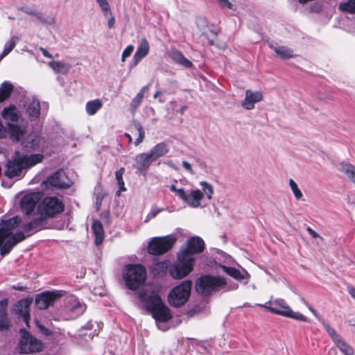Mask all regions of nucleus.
<instances>
[{
    "instance_id": "obj_1",
    "label": "nucleus",
    "mask_w": 355,
    "mask_h": 355,
    "mask_svg": "<svg viewBox=\"0 0 355 355\" xmlns=\"http://www.w3.org/2000/svg\"><path fill=\"white\" fill-rule=\"evenodd\" d=\"M62 201L57 197L49 196L41 199L37 206L35 217L21 225V230L13 231L21 225V218L19 216L1 219L0 221V252L1 256L8 254L14 246L27 237L46 227V221L64 211Z\"/></svg>"
},
{
    "instance_id": "obj_2",
    "label": "nucleus",
    "mask_w": 355,
    "mask_h": 355,
    "mask_svg": "<svg viewBox=\"0 0 355 355\" xmlns=\"http://www.w3.org/2000/svg\"><path fill=\"white\" fill-rule=\"evenodd\" d=\"M44 156L41 154H33L31 155L21 156L19 153L15 157L8 161L6 164L5 175L10 178L21 175L23 170L32 167L42 162Z\"/></svg>"
},
{
    "instance_id": "obj_3",
    "label": "nucleus",
    "mask_w": 355,
    "mask_h": 355,
    "mask_svg": "<svg viewBox=\"0 0 355 355\" xmlns=\"http://www.w3.org/2000/svg\"><path fill=\"white\" fill-rule=\"evenodd\" d=\"M225 279L221 277L205 275L200 277L196 283V289L198 293L203 295H211L220 289L232 290L238 288L239 285L235 284L233 286L226 288Z\"/></svg>"
},
{
    "instance_id": "obj_4",
    "label": "nucleus",
    "mask_w": 355,
    "mask_h": 355,
    "mask_svg": "<svg viewBox=\"0 0 355 355\" xmlns=\"http://www.w3.org/2000/svg\"><path fill=\"white\" fill-rule=\"evenodd\" d=\"M202 191L200 189H191L184 193L182 200L192 208L201 206L205 200H210L214 193L213 187L207 182H200Z\"/></svg>"
},
{
    "instance_id": "obj_5",
    "label": "nucleus",
    "mask_w": 355,
    "mask_h": 355,
    "mask_svg": "<svg viewBox=\"0 0 355 355\" xmlns=\"http://www.w3.org/2000/svg\"><path fill=\"white\" fill-rule=\"evenodd\" d=\"M1 116L6 121L9 128L10 138L12 141H20L25 135V130L20 125L14 123H17L20 116V112L15 106L10 105L5 107L1 111Z\"/></svg>"
},
{
    "instance_id": "obj_6",
    "label": "nucleus",
    "mask_w": 355,
    "mask_h": 355,
    "mask_svg": "<svg viewBox=\"0 0 355 355\" xmlns=\"http://www.w3.org/2000/svg\"><path fill=\"white\" fill-rule=\"evenodd\" d=\"M194 261V258L186 251H180L177 261L169 266L170 275L176 279L185 277L193 270Z\"/></svg>"
},
{
    "instance_id": "obj_7",
    "label": "nucleus",
    "mask_w": 355,
    "mask_h": 355,
    "mask_svg": "<svg viewBox=\"0 0 355 355\" xmlns=\"http://www.w3.org/2000/svg\"><path fill=\"white\" fill-rule=\"evenodd\" d=\"M123 277L126 286L135 291L145 282L146 270L141 264H128L123 270Z\"/></svg>"
},
{
    "instance_id": "obj_8",
    "label": "nucleus",
    "mask_w": 355,
    "mask_h": 355,
    "mask_svg": "<svg viewBox=\"0 0 355 355\" xmlns=\"http://www.w3.org/2000/svg\"><path fill=\"white\" fill-rule=\"evenodd\" d=\"M150 309L153 317L157 322V327L162 331H166L168 329V327L165 323L172 318L169 309L157 295H152L150 297Z\"/></svg>"
},
{
    "instance_id": "obj_9",
    "label": "nucleus",
    "mask_w": 355,
    "mask_h": 355,
    "mask_svg": "<svg viewBox=\"0 0 355 355\" xmlns=\"http://www.w3.org/2000/svg\"><path fill=\"white\" fill-rule=\"evenodd\" d=\"M259 306L265 308L272 313L291 318L298 321H307L306 316L299 312L293 311L283 299H275L274 300H270L264 304H259Z\"/></svg>"
},
{
    "instance_id": "obj_10",
    "label": "nucleus",
    "mask_w": 355,
    "mask_h": 355,
    "mask_svg": "<svg viewBox=\"0 0 355 355\" xmlns=\"http://www.w3.org/2000/svg\"><path fill=\"white\" fill-rule=\"evenodd\" d=\"M192 282L186 280L174 287L168 293V303L175 307H180L189 300L191 294Z\"/></svg>"
},
{
    "instance_id": "obj_11",
    "label": "nucleus",
    "mask_w": 355,
    "mask_h": 355,
    "mask_svg": "<svg viewBox=\"0 0 355 355\" xmlns=\"http://www.w3.org/2000/svg\"><path fill=\"white\" fill-rule=\"evenodd\" d=\"M177 238L174 235L153 238L148 244V252L154 255L162 254L172 248Z\"/></svg>"
},
{
    "instance_id": "obj_12",
    "label": "nucleus",
    "mask_w": 355,
    "mask_h": 355,
    "mask_svg": "<svg viewBox=\"0 0 355 355\" xmlns=\"http://www.w3.org/2000/svg\"><path fill=\"white\" fill-rule=\"evenodd\" d=\"M21 338L19 343L20 352L29 354L40 352L43 348V343L33 337L25 329L20 330Z\"/></svg>"
},
{
    "instance_id": "obj_13",
    "label": "nucleus",
    "mask_w": 355,
    "mask_h": 355,
    "mask_svg": "<svg viewBox=\"0 0 355 355\" xmlns=\"http://www.w3.org/2000/svg\"><path fill=\"white\" fill-rule=\"evenodd\" d=\"M42 198V193L40 191L31 192L23 196L19 202L21 211L26 216L33 215L35 217V208H37Z\"/></svg>"
},
{
    "instance_id": "obj_14",
    "label": "nucleus",
    "mask_w": 355,
    "mask_h": 355,
    "mask_svg": "<svg viewBox=\"0 0 355 355\" xmlns=\"http://www.w3.org/2000/svg\"><path fill=\"white\" fill-rule=\"evenodd\" d=\"M42 184L46 188H68L72 184V182L68 178L64 171L59 170L44 181Z\"/></svg>"
},
{
    "instance_id": "obj_15",
    "label": "nucleus",
    "mask_w": 355,
    "mask_h": 355,
    "mask_svg": "<svg viewBox=\"0 0 355 355\" xmlns=\"http://www.w3.org/2000/svg\"><path fill=\"white\" fill-rule=\"evenodd\" d=\"M62 296L61 291H46L35 297V304L39 309H46Z\"/></svg>"
},
{
    "instance_id": "obj_16",
    "label": "nucleus",
    "mask_w": 355,
    "mask_h": 355,
    "mask_svg": "<svg viewBox=\"0 0 355 355\" xmlns=\"http://www.w3.org/2000/svg\"><path fill=\"white\" fill-rule=\"evenodd\" d=\"M322 325L333 342L344 354L352 355L354 354L352 347L340 337L334 329L324 322H322Z\"/></svg>"
},
{
    "instance_id": "obj_17",
    "label": "nucleus",
    "mask_w": 355,
    "mask_h": 355,
    "mask_svg": "<svg viewBox=\"0 0 355 355\" xmlns=\"http://www.w3.org/2000/svg\"><path fill=\"white\" fill-rule=\"evenodd\" d=\"M22 145L26 148L44 151L46 148V141L41 136L31 133L22 141Z\"/></svg>"
},
{
    "instance_id": "obj_18",
    "label": "nucleus",
    "mask_w": 355,
    "mask_h": 355,
    "mask_svg": "<svg viewBox=\"0 0 355 355\" xmlns=\"http://www.w3.org/2000/svg\"><path fill=\"white\" fill-rule=\"evenodd\" d=\"M205 248V242L199 236H193L187 240L186 248L181 251H186L191 256L193 254L200 253Z\"/></svg>"
},
{
    "instance_id": "obj_19",
    "label": "nucleus",
    "mask_w": 355,
    "mask_h": 355,
    "mask_svg": "<svg viewBox=\"0 0 355 355\" xmlns=\"http://www.w3.org/2000/svg\"><path fill=\"white\" fill-rule=\"evenodd\" d=\"M263 95L261 92H252L250 89L245 91V97L242 102V106L247 110H252L254 104L261 101Z\"/></svg>"
},
{
    "instance_id": "obj_20",
    "label": "nucleus",
    "mask_w": 355,
    "mask_h": 355,
    "mask_svg": "<svg viewBox=\"0 0 355 355\" xmlns=\"http://www.w3.org/2000/svg\"><path fill=\"white\" fill-rule=\"evenodd\" d=\"M66 309L67 311L80 315L85 311L86 307L76 296L69 295L66 298Z\"/></svg>"
},
{
    "instance_id": "obj_21",
    "label": "nucleus",
    "mask_w": 355,
    "mask_h": 355,
    "mask_svg": "<svg viewBox=\"0 0 355 355\" xmlns=\"http://www.w3.org/2000/svg\"><path fill=\"white\" fill-rule=\"evenodd\" d=\"M25 108L26 112L31 120L36 119L40 116L41 105L40 101L35 97L26 101Z\"/></svg>"
},
{
    "instance_id": "obj_22",
    "label": "nucleus",
    "mask_w": 355,
    "mask_h": 355,
    "mask_svg": "<svg viewBox=\"0 0 355 355\" xmlns=\"http://www.w3.org/2000/svg\"><path fill=\"white\" fill-rule=\"evenodd\" d=\"M135 167L139 171H146L154 162L148 153H140L135 157Z\"/></svg>"
},
{
    "instance_id": "obj_23",
    "label": "nucleus",
    "mask_w": 355,
    "mask_h": 355,
    "mask_svg": "<svg viewBox=\"0 0 355 355\" xmlns=\"http://www.w3.org/2000/svg\"><path fill=\"white\" fill-rule=\"evenodd\" d=\"M149 51V43L145 37H143L133 57L134 65L136 66L138 64V63L148 54Z\"/></svg>"
},
{
    "instance_id": "obj_24",
    "label": "nucleus",
    "mask_w": 355,
    "mask_h": 355,
    "mask_svg": "<svg viewBox=\"0 0 355 355\" xmlns=\"http://www.w3.org/2000/svg\"><path fill=\"white\" fill-rule=\"evenodd\" d=\"M30 303L27 300H19L15 305V311L17 314L21 315L23 321L28 324L30 318L29 315Z\"/></svg>"
},
{
    "instance_id": "obj_25",
    "label": "nucleus",
    "mask_w": 355,
    "mask_h": 355,
    "mask_svg": "<svg viewBox=\"0 0 355 355\" xmlns=\"http://www.w3.org/2000/svg\"><path fill=\"white\" fill-rule=\"evenodd\" d=\"M170 261L164 260L162 261L155 262L150 268V273L154 276H164L169 268Z\"/></svg>"
},
{
    "instance_id": "obj_26",
    "label": "nucleus",
    "mask_w": 355,
    "mask_h": 355,
    "mask_svg": "<svg viewBox=\"0 0 355 355\" xmlns=\"http://www.w3.org/2000/svg\"><path fill=\"white\" fill-rule=\"evenodd\" d=\"M169 151L168 145L164 142L156 144L149 152L150 157L154 162L158 158L164 156Z\"/></svg>"
},
{
    "instance_id": "obj_27",
    "label": "nucleus",
    "mask_w": 355,
    "mask_h": 355,
    "mask_svg": "<svg viewBox=\"0 0 355 355\" xmlns=\"http://www.w3.org/2000/svg\"><path fill=\"white\" fill-rule=\"evenodd\" d=\"M339 171L345 175L347 180L355 184V166L350 163H341L338 168Z\"/></svg>"
},
{
    "instance_id": "obj_28",
    "label": "nucleus",
    "mask_w": 355,
    "mask_h": 355,
    "mask_svg": "<svg viewBox=\"0 0 355 355\" xmlns=\"http://www.w3.org/2000/svg\"><path fill=\"white\" fill-rule=\"evenodd\" d=\"M168 55L169 57L177 64L182 65L187 68H189L192 66V62L187 59L180 51L176 49L170 51Z\"/></svg>"
},
{
    "instance_id": "obj_29",
    "label": "nucleus",
    "mask_w": 355,
    "mask_h": 355,
    "mask_svg": "<svg viewBox=\"0 0 355 355\" xmlns=\"http://www.w3.org/2000/svg\"><path fill=\"white\" fill-rule=\"evenodd\" d=\"M222 268L225 272H226L227 275L237 280L248 279L250 277L248 272L244 269L242 271H241L235 268L228 267L225 266H223Z\"/></svg>"
},
{
    "instance_id": "obj_30",
    "label": "nucleus",
    "mask_w": 355,
    "mask_h": 355,
    "mask_svg": "<svg viewBox=\"0 0 355 355\" xmlns=\"http://www.w3.org/2000/svg\"><path fill=\"white\" fill-rule=\"evenodd\" d=\"M92 229L95 235L96 245L101 244L104 240V230L101 223L98 220H94Z\"/></svg>"
},
{
    "instance_id": "obj_31",
    "label": "nucleus",
    "mask_w": 355,
    "mask_h": 355,
    "mask_svg": "<svg viewBox=\"0 0 355 355\" xmlns=\"http://www.w3.org/2000/svg\"><path fill=\"white\" fill-rule=\"evenodd\" d=\"M270 48L272 49L277 55H278L282 59H288L294 57L293 51L292 49L284 46H274L272 44L269 45Z\"/></svg>"
},
{
    "instance_id": "obj_32",
    "label": "nucleus",
    "mask_w": 355,
    "mask_h": 355,
    "mask_svg": "<svg viewBox=\"0 0 355 355\" xmlns=\"http://www.w3.org/2000/svg\"><path fill=\"white\" fill-rule=\"evenodd\" d=\"M49 65L55 73L63 75L67 74L71 68L70 64L59 61H51Z\"/></svg>"
},
{
    "instance_id": "obj_33",
    "label": "nucleus",
    "mask_w": 355,
    "mask_h": 355,
    "mask_svg": "<svg viewBox=\"0 0 355 355\" xmlns=\"http://www.w3.org/2000/svg\"><path fill=\"white\" fill-rule=\"evenodd\" d=\"M103 107L102 101L97 98L88 101L85 105V110L88 115H94Z\"/></svg>"
},
{
    "instance_id": "obj_34",
    "label": "nucleus",
    "mask_w": 355,
    "mask_h": 355,
    "mask_svg": "<svg viewBox=\"0 0 355 355\" xmlns=\"http://www.w3.org/2000/svg\"><path fill=\"white\" fill-rule=\"evenodd\" d=\"M13 91V85L9 82L5 81L0 85V103L8 99Z\"/></svg>"
},
{
    "instance_id": "obj_35",
    "label": "nucleus",
    "mask_w": 355,
    "mask_h": 355,
    "mask_svg": "<svg viewBox=\"0 0 355 355\" xmlns=\"http://www.w3.org/2000/svg\"><path fill=\"white\" fill-rule=\"evenodd\" d=\"M18 41V37L13 36L8 42L5 44L3 51L0 55V60H1L4 56L7 55L10 52L12 51V50L15 47Z\"/></svg>"
},
{
    "instance_id": "obj_36",
    "label": "nucleus",
    "mask_w": 355,
    "mask_h": 355,
    "mask_svg": "<svg viewBox=\"0 0 355 355\" xmlns=\"http://www.w3.org/2000/svg\"><path fill=\"white\" fill-rule=\"evenodd\" d=\"M339 8L343 11L355 14V0H349L347 2L341 3Z\"/></svg>"
},
{
    "instance_id": "obj_37",
    "label": "nucleus",
    "mask_w": 355,
    "mask_h": 355,
    "mask_svg": "<svg viewBox=\"0 0 355 355\" xmlns=\"http://www.w3.org/2000/svg\"><path fill=\"white\" fill-rule=\"evenodd\" d=\"M135 127L138 132V137L135 141V145H139L144 140L145 137V131L142 127V125L139 123H137L135 124Z\"/></svg>"
},
{
    "instance_id": "obj_38",
    "label": "nucleus",
    "mask_w": 355,
    "mask_h": 355,
    "mask_svg": "<svg viewBox=\"0 0 355 355\" xmlns=\"http://www.w3.org/2000/svg\"><path fill=\"white\" fill-rule=\"evenodd\" d=\"M289 186L293 193L295 198L297 200H300L302 197V193L298 188L297 183L293 179L289 180Z\"/></svg>"
},
{
    "instance_id": "obj_39",
    "label": "nucleus",
    "mask_w": 355,
    "mask_h": 355,
    "mask_svg": "<svg viewBox=\"0 0 355 355\" xmlns=\"http://www.w3.org/2000/svg\"><path fill=\"white\" fill-rule=\"evenodd\" d=\"M104 16L107 17L108 15H111V10L110 4L107 0H96Z\"/></svg>"
},
{
    "instance_id": "obj_40",
    "label": "nucleus",
    "mask_w": 355,
    "mask_h": 355,
    "mask_svg": "<svg viewBox=\"0 0 355 355\" xmlns=\"http://www.w3.org/2000/svg\"><path fill=\"white\" fill-rule=\"evenodd\" d=\"M141 94H137L132 99L130 103V110L132 113H135L136 110L140 106L142 99Z\"/></svg>"
},
{
    "instance_id": "obj_41",
    "label": "nucleus",
    "mask_w": 355,
    "mask_h": 355,
    "mask_svg": "<svg viewBox=\"0 0 355 355\" xmlns=\"http://www.w3.org/2000/svg\"><path fill=\"white\" fill-rule=\"evenodd\" d=\"M21 10L27 14L35 16L40 21H44L43 15L37 12L36 10L31 8H22Z\"/></svg>"
},
{
    "instance_id": "obj_42",
    "label": "nucleus",
    "mask_w": 355,
    "mask_h": 355,
    "mask_svg": "<svg viewBox=\"0 0 355 355\" xmlns=\"http://www.w3.org/2000/svg\"><path fill=\"white\" fill-rule=\"evenodd\" d=\"M10 327V322L8 316L0 315V331L8 329Z\"/></svg>"
},
{
    "instance_id": "obj_43",
    "label": "nucleus",
    "mask_w": 355,
    "mask_h": 355,
    "mask_svg": "<svg viewBox=\"0 0 355 355\" xmlns=\"http://www.w3.org/2000/svg\"><path fill=\"white\" fill-rule=\"evenodd\" d=\"M162 211V209H159L157 207H152L150 212L146 216L145 222H148L151 218H155L157 215Z\"/></svg>"
},
{
    "instance_id": "obj_44",
    "label": "nucleus",
    "mask_w": 355,
    "mask_h": 355,
    "mask_svg": "<svg viewBox=\"0 0 355 355\" xmlns=\"http://www.w3.org/2000/svg\"><path fill=\"white\" fill-rule=\"evenodd\" d=\"M8 135L10 136L8 126H5L0 119V139L6 138Z\"/></svg>"
},
{
    "instance_id": "obj_45",
    "label": "nucleus",
    "mask_w": 355,
    "mask_h": 355,
    "mask_svg": "<svg viewBox=\"0 0 355 355\" xmlns=\"http://www.w3.org/2000/svg\"><path fill=\"white\" fill-rule=\"evenodd\" d=\"M133 51H134V46H132V45L128 46L123 51L122 56H121V61L125 62V59L131 55V53H132Z\"/></svg>"
},
{
    "instance_id": "obj_46",
    "label": "nucleus",
    "mask_w": 355,
    "mask_h": 355,
    "mask_svg": "<svg viewBox=\"0 0 355 355\" xmlns=\"http://www.w3.org/2000/svg\"><path fill=\"white\" fill-rule=\"evenodd\" d=\"M8 300L4 299L0 301V315H7Z\"/></svg>"
},
{
    "instance_id": "obj_47",
    "label": "nucleus",
    "mask_w": 355,
    "mask_h": 355,
    "mask_svg": "<svg viewBox=\"0 0 355 355\" xmlns=\"http://www.w3.org/2000/svg\"><path fill=\"white\" fill-rule=\"evenodd\" d=\"M170 189L171 191L175 193V194L182 200V198L185 193V191L184 190V189H182V188L177 189L175 187V186L173 184L171 186Z\"/></svg>"
},
{
    "instance_id": "obj_48",
    "label": "nucleus",
    "mask_w": 355,
    "mask_h": 355,
    "mask_svg": "<svg viewBox=\"0 0 355 355\" xmlns=\"http://www.w3.org/2000/svg\"><path fill=\"white\" fill-rule=\"evenodd\" d=\"M117 184L119 187V190L116 192L117 196H120L121 191H125L126 190V188L125 187V183L123 182V180H117Z\"/></svg>"
},
{
    "instance_id": "obj_49",
    "label": "nucleus",
    "mask_w": 355,
    "mask_h": 355,
    "mask_svg": "<svg viewBox=\"0 0 355 355\" xmlns=\"http://www.w3.org/2000/svg\"><path fill=\"white\" fill-rule=\"evenodd\" d=\"M37 326L38 329H40V332L43 334L45 336H49L51 334V331L46 329L45 327L40 324L38 322H37Z\"/></svg>"
},
{
    "instance_id": "obj_50",
    "label": "nucleus",
    "mask_w": 355,
    "mask_h": 355,
    "mask_svg": "<svg viewBox=\"0 0 355 355\" xmlns=\"http://www.w3.org/2000/svg\"><path fill=\"white\" fill-rule=\"evenodd\" d=\"M182 166L187 170L190 174L193 175L195 173L191 165L188 162L184 160L182 162Z\"/></svg>"
},
{
    "instance_id": "obj_51",
    "label": "nucleus",
    "mask_w": 355,
    "mask_h": 355,
    "mask_svg": "<svg viewBox=\"0 0 355 355\" xmlns=\"http://www.w3.org/2000/svg\"><path fill=\"white\" fill-rule=\"evenodd\" d=\"M125 173V168L123 167H121V168H119V170H117L116 172H115V178H116V180H121L123 179V175Z\"/></svg>"
},
{
    "instance_id": "obj_52",
    "label": "nucleus",
    "mask_w": 355,
    "mask_h": 355,
    "mask_svg": "<svg viewBox=\"0 0 355 355\" xmlns=\"http://www.w3.org/2000/svg\"><path fill=\"white\" fill-rule=\"evenodd\" d=\"M347 292L349 293V294L350 295V296L355 299V285L354 286H352V285H349L347 286Z\"/></svg>"
},
{
    "instance_id": "obj_53",
    "label": "nucleus",
    "mask_w": 355,
    "mask_h": 355,
    "mask_svg": "<svg viewBox=\"0 0 355 355\" xmlns=\"http://www.w3.org/2000/svg\"><path fill=\"white\" fill-rule=\"evenodd\" d=\"M164 164L168 166L169 167H171V168H173L175 171L179 170V168L175 164H174L171 160H167V161L164 162Z\"/></svg>"
},
{
    "instance_id": "obj_54",
    "label": "nucleus",
    "mask_w": 355,
    "mask_h": 355,
    "mask_svg": "<svg viewBox=\"0 0 355 355\" xmlns=\"http://www.w3.org/2000/svg\"><path fill=\"white\" fill-rule=\"evenodd\" d=\"M110 15V17L107 21V26H108L109 28H112L114 27V25L115 23V19L113 16H112V14Z\"/></svg>"
},
{
    "instance_id": "obj_55",
    "label": "nucleus",
    "mask_w": 355,
    "mask_h": 355,
    "mask_svg": "<svg viewBox=\"0 0 355 355\" xmlns=\"http://www.w3.org/2000/svg\"><path fill=\"white\" fill-rule=\"evenodd\" d=\"M40 51L42 52V55L46 57V58H52V55L51 54H50L46 49H45L43 47H40Z\"/></svg>"
},
{
    "instance_id": "obj_56",
    "label": "nucleus",
    "mask_w": 355,
    "mask_h": 355,
    "mask_svg": "<svg viewBox=\"0 0 355 355\" xmlns=\"http://www.w3.org/2000/svg\"><path fill=\"white\" fill-rule=\"evenodd\" d=\"M221 5L227 8H232V3L229 1V0H220Z\"/></svg>"
},
{
    "instance_id": "obj_57",
    "label": "nucleus",
    "mask_w": 355,
    "mask_h": 355,
    "mask_svg": "<svg viewBox=\"0 0 355 355\" xmlns=\"http://www.w3.org/2000/svg\"><path fill=\"white\" fill-rule=\"evenodd\" d=\"M302 301L304 302V303L306 305V306L308 307V309L310 310V311L315 316H317V311L307 302H306L304 300H302Z\"/></svg>"
},
{
    "instance_id": "obj_58",
    "label": "nucleus",
    "mask_w": 355,
    "mask_h": 355,
    "mask_svg": "<svg viewBox=\"0 0 355 355\" xmlns=\"http://www.w3.org/2000/svg\"><path fill=\"white\" fill-rule=\"evenodd\" d=\"M307 231L313 238H317L319 236L318 234L310 227L307 228Z\"/></svg>"
},
{
    "instance_id": "obj_59",
    "label": "nucleus",
    "mask_w": 355,
    "mask_h": 355,
    "mask_svg": "<svg viewBox=\"0 0 355 355\" xmlns=\"http://www.w3.org/2000/svg\"><path fill=\"white\" fill-rule=\"evenodd\" d=\"M43 19H44V21H42L43 23H46L49 24H53L55 23V19L52 17L45 18L43 16Z\"/></svg>"
},
{
    "instance_id": "obj_60",
    "label": "nucleus",
    "mask_w": 355,
    "mask_h": 355,
    "mask_svg": "<svg viewBox=\"0 0 355 355\" xmlns=\"http://www.w3.org/2000/svg\"><path fill=\"white\" fill-rule=\"evenodd\" d=\"M149 88L148 85L143 87L138 94H141V96L144 97V93L148 91Z\"/></svg>"
},
{
    "instance_id": "obj_61",
    "label": "nucleus",
    "mask_w": 355,
    "mask_h": 355,
    "mask_svg": "<svg viewBox=\"0 0 355 355\" xmlns=\"http://www.w3.org/2000/svg\"><path fill=\"white\" fill-rule=\"evenodd\" d=\"M125 136L128 138V139L129 140V142L132 141V139L131 136L128 133H125Z\"/></svg>"
},
{
    "instance_id": "obj_62",
    "label": "nucleus",
    "mask_w": 355,
    "mask_h": 355,
    "mask_svg": "<svg viewBox=\"0 0 355 355\" xmlns=\"http://www.w3.org/2000/svg\"><path fill=\"white\" fill-rule=\"evenodd\" d=\"M187 109V106H182L181 108H180V112L181 114H183L184 112V111L186 110Z\"/></svg>"
},
{
    "instance_id": "obj_63",
    "label": "nucleus",
    "mask_w": 355,
    "mask_h": 355,
    "mask_svg": "<svg viewBox=\"0 0 355 355\" xmlns=\"http://www.w3.org/2000/svg\"><path fill=\"white\" fill-rule=\"evenodd\" d=\"M160 94H161V92H159V91L156 92L153 96L154 98H157Z\"/></svg>"
},
{
    "instance_id": "obj_64",
    "label": "nucleus",
    "mask_w": 355,
    "mask_h": 355,
    "mask_svg": "<svg viewBox=\"0 0 355 355\" xmlns=\"http://www.w3.org/2000/svg\"><path fill=\"white\" fill-rule=\"evenodd\" d=\"M349 324L351 326H355V320H349Z\"/></svg>"
}]
</instances>
